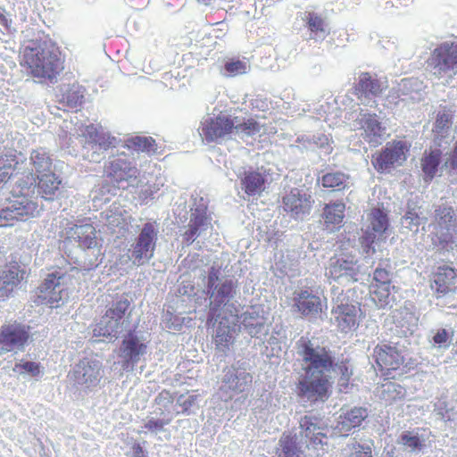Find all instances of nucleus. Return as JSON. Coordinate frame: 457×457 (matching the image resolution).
I'll return each mask as SVG.
<instances>
[{
  "instance_id": "obj_1",
  "label": "nucleus",
  "mask_w": 457,
  "mask_h": 457,
  "mask_svg": "<svg viewBox=\"0 0 457 457\" xmlns=\"http://www.w3.org/2000/svg\"><path fill=\"white\" fill-rule=\"evenodd\" d=\"M295 349L296 393L302 401L311 404L324 403L330 397L338 375L339 386H347L353 375L349 361L328 344L319 337H302L296 341Z\"/></svg>"
},
{
  "instance_id": "obj_2",
  "label": "nucleus",
  "mask_w": 457,
  "mask_h": 457,
  "mask_svg": "<svg viewBox=\"0 0 457 457\" xmlns=\"http://www.w3.org/2000/svg\"><path fill=\"white\" fill-rule=\"evenodd\" d=\"M322 420L315 415H304L299 426L278 441V457H319L324 453L327 436L323 433Z\"/></svg>"
},
{
  "instance_id": "obj_3",
  "label": "nucleus",
  "mask_w": 457,
  "mask_h": 457,
  "mask_svg": "<svg viewBox=\"0 0 457 457\" xmlns=\"http://www.w3.org/2000/svg\"><path fill=\"white\" fill-rule=\"evenodd\" d=\"M12 200L0 209V227L13 226L14 220H27L37 216L42 210L36 197L37 175L26 164V169L13 180Z\"/></svg>"
},
{
  "instance_id": "obj_4",
  "label": "nucleus",
  "mask_w": 457,
  "mask_h": 457,
  "mask_svg": "<svg viewBox=\"0 0 457 457\" xmlns=\"http://www.w3.org/2000/svg\"><path fill=\"white\" fill-rule=\"evenodd\" d=\"M23 62L30 74L38 79L53 82L63 69L59 48L51 40L31 42L24 48Z\"/></svg>"
},
{
  "instance_id": "obj_5",
  "label": "nucleus",
  "mask_w": 457,
  "mask_h": 457,
  "mask_svg": "<svg viewBox=\"0 0 457 457\" xmlns=\"http://www.w3.org/2000/svg\"><path fill=\"white\" fill-rule=\"evenodd\" d=\"M220 268L212 265L208 270V292L210 294V312L216 319L227 320L228 315L237 320V281L221 277Z\"/></svg>"
},
{
  "instance_id": "obj_6",
  "label": "nucleus",
  "mask_w": 457,
  "mask_h": 457,
  "mask_svg": "<svg viewBox=\"0 0 457 457\" xmlns=\"http://www.w3.org/2000/svg\"><path fill=\"white\" fill-rule=\"evenodd\" d=\"M420 177L429 185L436 177L446 176L451 183H457V141L453 147L431 145L419 159Z\"/></svg>"
},
{
  "instance_id": "obj_7",
  "label": "nucleus",
  "mask_w": 457,
  "mask_h": 457,
  "mask_svg": "<svg viewBox=\"0 0 457 457\" xmlns=\"http://www.w3.org/2000/svg\"><path fill=\"white\" fill-rule=\"evenodd\" d=\"M131 329V303L127 295H122L112 302L99 321L94 325L92 334L95 337H103L109 341H115Z\"/></svg>"
},
{
  "instance_id": "obj_8",
  "label": "nucleus",
  "mask_w": 457,
  "mask_h": 457,
  "mask_svg": "<svg viewBox=\"0 0 457 457\" xmlns=\"http://www.w3.org/2000/svg\"><path fill=\"white\" fill-rule=\"evenodd\" d=\"M66 278V273L61 270L46 273L37 288L30 293L31 301L36 305L49 308L62 306L69 299Z\"/></svg>"
},
{
  "instance_id": "obj_9",
  "label": "nucleus",
  "mask_w": 457,
  "mask_h": 457,
  "mask_svg": "<svg viewBox=\"0 0 457 457\" xmlns=\"http://www.w3.org/2000/svg\"><path fill=\"white\" fill-rule=\"evenodd\" d=\"M83 139L82 155L91 162H100L105 158V153L117 147L120 140L109 133L99 132L94 124L90 123L80 128Z\"/></svg>"
},
{
  "instance_id": "obj_10",
  "label": "nucleus",
  "mask_w": 457,
  "mask_h": 457,
  "mask_svg": "<svg viewBox=\"0 0 457 457\" xmlns=\"http://www.w3.org/2000/svg\"><path fill=\"white\" fill-rule=\"evenodd\" d=\"M369 225L362 237V245L367 253L381 251L382 245L390 235L388 212L383 206L372 208L368 213Z\"/></svg>"
},
{
  "instance_id": "obj_11",
  "label": "nucleus",
  "mask_w": 457,
  "mask_h": 457,
  "mask_svg": "<svg viewBox=\"0 0 457 457\" xmlns=\"http://www.w3.org/2000/svg\"><path fill=\"white\" fill-rule=\"evenodd\" d=\"M366 274V267L360 262L357 256L342 253L330 259L326 269V276L340 286L356 282Z\"/></svg>"
},
{
  "instance_id": "obj_12",
  "label": "nucleus",
  "mask_w": 457,
  "mask_h": 457,
  "mask_svg": "<svg viewBox=\"0 0 457 457\" xmlns=\"http://www.w3.org/2000/svg\"><path fill=\"white\" fill-rule=\"evenodd\" d=\"M159 232L156 221L143 224L129 249V257L134 265H145L154 258Z\"/></svg>"
},
{
  "instance_id": "obj_13",
  "label": "nucleus",
  "mask_w": 457,
  "mask_h": 457,
  "mask_svg": "<svg viewBox=\"0 0 457 457\" xmlns=\"http://www.w3.org/2000/svg\"><path fill=\"white\" fill-rule=\"evenodd\" d=\"M31 327L17 320H6L0 327V355L24 352L31 342Z\"/></svg>"
},
{
  "instance_id": "obj_14",
  "label": "nucleus",
  "mask_w": 457,
  "mask_h": 457,
  "mask_svg": "<svg viewBox=\"0 0 457 457\" xmlns=\"http://www.w3.org/2000/svg\"><path fill=\"white\" fill-rule=\"evenodd\" d=\"M408 340L399 337L396 341L389 340L378 345L373 351L377 364L389 371L396 370L404 363L409 354Z\"/></svg>"
},
{
  "instance_id": "obj_15",
  "label": "nucleus",
  "mask_w": 457,
  "mask_h": 457,
  "mask_svg": "<svg viewBox=\"0 0 457 457\" xmlns=\"http://www.w3.org/2000/svg\"><path fill=\"white\" fill-rule=\"evenodd\" d=\"M409 150L410 145L406 141L388 142L380 152L372 155V165L379 173H390L405 162Z\"/></svg>"
},
{
  "instance_id": "obj_16",
  "label": "nucleus",
  "mask_w": 457,
  "mask_h": 457,
  "mask_svg": "<svg viewBox=\"0 0 457 457\" xmlns=\"http://www.w3.org/2000/svg\"><path fill=\"white\" fill-rule=\"evenodd\" d=\"M428 67L437 77L456 75L457 41H445L438 45L428 60Z\"/></svg>"
},
{
  "instance_id": "obj_17",
  "label": "nucleus",
  "mask_w": 457,
  "mask_h": 457,
  "mask_svg": "<svg viewBox=\"0 0 457 457\" xmlns=\"http://www.w3.org/2000/svg\"><path fill=\"white\" fill-rule=\"evenodd\" d=\"M122 338L118 350V356L121 359V368L124 371H133L135 366L147 353V345L142 337L131 329Z\"/></svg>"
},
{
  "instance_id": "obj_18",
  "label": "nucleus",
  "mask_w": 457,
  "mask_h": 457,
  "mask_svg": "<svg viewBox=\"0 0 457 457\" xmlns=\"http://www.w3.org/2000/svg\"><path fill=\"white\" fill-rule=\"evenodd\" d=\"M233 119L227 113L204 118L199 128L202 138L207 142L221 143L232 137Z\"/></svg>"
},
{
  "instance_id": "obj_19",
  "label": "nucleus",
  "mask_w": 457,
  "mask_h": 457,
  "mask_svg": "<svg viewBox=\"0 0 457 457\" xmlns=\"http://www.w3.org/2000/svg\"><path fill=\"white\" fill-rule=\"evenodd\" d=\"M103 376V363L92 357L80 360L71 372V378L74 383L85 388L96 386Z\"/></svg>"
},
{
  "instance_id": "obj_20",
  "label": "nucleus",
  "mask_w": 457,
  "mask_h": 457,
  "mask_svg": "<svg viewBox=\"0 0 457 457\" xmlns=\"http://www.w3.org/2000/svg\"><path fill=\"white\" fill-rule=\"evenodd\" d=\"M428 436L425 429L416 428L402 431L392 448H398L399 453L409 455H420L427 453Z\"/></svg>"
},
{
  "instance_id": "obj_21",
  "label": "nucleus",
  "mask_w": 457,
  "mask_h": 457,
  "mask_svg": "<svg viewBox=\"0 0 457 457\" xmlns=\"http://www.w3.org/2000/svg\"><path fill=\"white\" fill-rule=\"evenodd\" d=\"M354 125L362 129L361 137L370 144V146H378L385 139L386 127H383L379 117L367 110L360 109L354 120Z\"/></svg>"
},
{
  "instance_id": "obj_22",
  "label": "nucleus",
  "mask_w": 457,
  "mask_h": 457,
  "mask_svg": "<svg viewBox=\"0 0 457 457\" xmlns=\"http://www.w3.org/2000/svg\"><path fill=\"white\" fill-rule=\"evenodd\" d=\"M360 312L361 308L358 303H351L348 298L343 297L341 299L339 296H337L332 309L335 321L344 333L357 328Z\"/></svg>"
},
{
  "instance_id": "obj_23",
  "label": "nucleus",
  "mask_w": 457,
  "mask_h": 457,
  "mask_svg": "<svg viewBox=\"0 0 457 457\" xmlns=\"http://www.w3.org/2000/svg\"><path fill=\"white\" fill-rule=\"evenodd\" d=\"M386 81L368 72H361L356 79L353 94L361 104L373 106L374 98L378 96L386 88Z\"/></svg>"
},
{
  "instance_id": "obj_24",
  "label": "nucleus",
  "mask_w": 457,
  "mask_h": 457,
  "mask_svg": "<svg viewBox=\"0 0 457 457\" xmlns=\"http://www.w3.org/2000/svg\"><path fill=\"white\" fill-rule=\"evenodd\" d=\"M284 209L295 220H304L311 212L313 200L310 194L295 188L283 196Z\"/></svg>"
},
{
  "instance_id": "obj_25",
  "label": "nucleus",
  "mask_w": 457,
  "mask_h": 457,
  "mask_svg": "<svg viewBox=\"0 0 457 457\" xmlns=\"http://www.w3.org/2000/svg\"><path fill=\"white\" fill-rule=\"evenodd\" d=\"M453 112L445 108L440 109L432 129L433 143L438 146L453 147L452 143L455 137L453 131Z\"/></svg>"
},
{
  "instance_id": "obj_26",
  "label": "nucleus",
  "mask_w": 457,
  "mask_h": 457,
  "mask_svg": "<svg viewBox=\"0 0 457 457\" xmlns=\"http://www.w3.org/2000/svg\"><path fill=\"white\" fill-rule=\"evenodd\" d=\"M248 363L246 361H237L231 367L224 370L222 382L229 389L242 393L252 384L253 376L247 372Z\"/></svg>"
},
{
  "instance_id": "obj_27",
  "label": "nucleus",
  "mask_w": 457,
  "mask_h": 457,
  "mask_svg": "<svg viewBox=\"0 0 457 457\" xmlns=\"http://www.w3.org/2000/svg\"><path fill=\"white\" fill-rule=\"evenodd\" d=\"M292 310L303 317H315L321 312L320 298L307 289L295 290L292 298Z\"/></svg>"
},
{
  "instance_id": "obj_28",
  "label": "nucleus",
  "mask_w": 457,
  "mask_h": 457,
  "mask_svg": "<svg viewBox=\"0 0 457 457\" xmlns=\"http://www.w3.org/2000/svg\"><path fill=\"white\" fill-rule=\"evenodd\" d=\"M14 150H7L0 154V184L5 185L10 179L14 180L15 177L26 169V159Z\"/></svg>"
},
{
  "instance_id": "obj_29",
  "label": "nucleus",
  "mask_w": 457,
  "mask_h": 457,
  "mask_svg": "<svg viewBox=\"0 0 457 457\" xmlns=\"http://www.w3.org/2000/svg\"><path fill=\"white\" fill-rule=\"evenodd\" d=\"M240 179L242 189L249 196L260 195L265 189L267 176L263 167L253 170L242 168L237 173Z\"/></svg>"
},
{
  "instance_id": "obj_30",
  "label": "nucleus",
  "mask_w": 457,
  "mask_h": 457,
  "mask_svg": "<svg viewBox=\"0 0 457 457\" xmlns=\"http://www.w3.org/2000/svg\"><path fill=\"white\" fill-rule=\"evenodd\" d=\"M62 194V179L54 172L37 175L35 201L40 197L46 202H54Z\"/></svg>"
},
{
  "instance_id": "obj_31",
  "label": "nucleus",
  "mask_w": 457,
  "mask_h": 457,
  "mask_svg": "<svg viewBox=\"0 0 457 457\" xmlns=\"http://www.w3.org/2000/svg\"><path fill=\"white\" fill-rule=\"evenodd\" d=\"M107 172L117 182L126 181L129 187H137L139 170L125 158H116L109 162Z\"/></svg>"
},
{
  "instance_id": "obj_32",
  "label": "nucleus",
  "mask_w": 457,
  "mask_h": 457,
  "mask_svg": "<svg viewBox=\"0 0 457 457\" xmlns=\"http://www.w3.org/2000/svg\"><path fill=\"white\" fill-rule=\"evenodd\" d=\"M425 85L417 78L401 79L395 88L396 97L405 104H415L422 101L425 96Z\"/></svg>"
},
{
  "instance_id": "obj_33",
  "label": "nucleus",
  "mask_w": 457,
  "mask_h": 457,
  "mask_svg": "<svg viewBox=\"0 0 457 457\" xmlns=\"http://www.w3.org/2000/svg\"><path fill=\"white\" fill-rule=\"evenodd\" d=\"M457 284L455 270L449 266L438 267L430 278L431 289L437 297H442L450 292H453Z\"/></svg>"
},
{
  "instance_id": "obj_34",
  "label": "nucleus",
  "mask_w": 457,
  "mask_h": 457,
  "mask_svg": "<svg viewBox=\"0 0 457 457\" xmlns=\"http://www.w3.org/2000/svg\"><path fill=\"white\" fill-rule=\"evenodd\" d=\"M393 322L401 329L402 338H406L408 334H412L418 328L419 317L414 312L413 305H404L392 312Z\"/></svg>"
},
{
  "instance_id": "obj_35",
  "label": "nucleus",
  "mask_w": 457,
  "mask_h": 457,
  "mask_svg": "<svg viewBox=\"0 0 457 457\" xmlns=\"http://www.w3.org/2000/svg\"><path fill=\"white\" fill-rule=\"evenodd\" d=\"M428 219L423 215L421 206L413 199L407 202L406 211L401 218V229L403 233H417L421 224H425Z\"/></svg>"
},
{
  "instance_id": "obj_36",
  "label": "nucleus",
  "mask_w": 457,
  "mask_h": 457,
  "mask_svg": "<svg viewBox=\"0 0 457 457\" xmlns=\"http://www.w3.org/2000/svg\"><path fill=\"white\" fill-rule=\"evenodd\" d=\"M345 211V204L341 201L326 204L321 213L325 228L329 232L339 229L344 224Z\"/></svg>"
},
{
  "instance_id": "obj_37",
  "label": "nucleus",
  "mask_w": 457,
  "mask_h": 457,
  "mask_svg": "<svg viewBox=\"0 0 457 457\" xmlns=\"http://www.w3.org/2000/svg\"><path fill=\"white\" fill-rule=\"evenodd\" d=\"M84 98L85 88L78 83L62 84L59 87L57 99L62 107L77 108L83 103Z\"/></svg>"
},
{
  "instance_id": "obj_38",
  "label": "nucleus",
  "mask_w": 457,
  "mask_h": 457,
  "mask_svg": "<svg viewBox=\"0 0 457 457\" xmlns=\"http://www.w3.org/2000/svg\"><path fill=\"white\" fill-rule=\"evenodd\" d=\"M27 165L35 175H43L54 171L52 155L44 147H38L31 151L29 162H27Z\"/></svg>"
},
{
  "instance_id": "obj_39",
  "label": "nucleus",
  "mask_w": 457,
  "mask_h": 457,
  "mask_svg": "<svg viewBox=\"0 0 457 457\" xmlns=\"http://www.w3.org/2000/svg\"><path fill=\"white\" fill-rule=\"evenodd\" d=\"M239 328L250 335L252 337H258L260 335L267 334L268 328L265 319L256 312H245L241 315Z\"/></svg>"
},
{
  "instance_id": "obj_40",
  "label": "nucleus",
  "mask_w": 457,
  "mask_h": 457,
  "mask_svg": "<svg viewBox=\"0 0 457 457\" xmlns=\"http://www.w3.org/2000/svg\"><path fill=\"white\" fill-rule=\"evenodd\" d=\"M96 228L90 223L75 225L71 228V237L83 248H95L97 245Z\"/></svg>"
},
{
  "instance_id": "obj_41",
  "label": "nucleus",
  "mask_w": 457,
  "mask_h": 457,
  "mask_svg": "<svg viewBox=\"0 0 457 457\" xmlns=\"http://www.w3.org/2000/svg\"><path fill=\"white\" fill-rule=\"evenodd\" d=\"M304 20L311 31V38L317 41L323 40L329 34L330 28L328 21L318 13L306 12Z\"/></svg>"
},
{
  "instance_id": "obj_42",
  "label": "nucleus",
  "mask_w": 457,
  "mask_h": 457,
  "mask_svg": "<svg viewBox=\"0 0 457 457\" xmlns=\"http://www.w3.org/2000/svg\"><path fill=\"white\" fill-rule=\"evenodd\" d=\"M350 176L342 171L327 172L318 179L323 187L331 188L333 192L343 191L350 187Z\"/></svg>"
},
{
  "instance_id": "obj_43",
  "label": "nucleus",
  "mask_w": 457,
  "mask_h": 457,
  "mask_svg": "<svg viewBox=\"0 0 457 457\" xmlns=\"http://www.w3.org/2000/svg\"><path fill=\"white\" fill-rule=\"evenodd\" d=\"M434 245L442 253H450L457 248V228H447L439 229Z\"/></svg>"
},
{
  "instance_id": "obj_44",
  "label": "nucleus",
  "mask_w": 457,
  "mask_h": 457,
  "mask_svg": "<svg viewBox=\"0 0 457 457\" xmlns=\"http://www.w3.org/2000/svg\"><path fill=\"white\" fill-rule=\"evenodd\" d=\"M27 275V269L25 264L18 262L16 260H12L5 266L4 270L0 274L1 280L4 283H9L17 287Z\"/></svg>"
},
{
  "instance_id": "obj_45",
  "label": "nucleus",
  "mask_w": 457,
  "mask_h": 457,
  "mask_svg": "<svg viewBox=\"0 0 457 457\" xmlns=\"http://www.w3.org/2000/svg\"><path fill=\"white\" fill-rule=\"evenodd\" d=\"M368 417V410L363 407H354L340 415L342 429L350 431L360 427Z\"/></svg>"
},
{
  "instance_id": "obj_46",
  "label": "nucleus",
  "mask_w": 457,
  "mask_h": 457,
  "mask_svg": "<svg viewBox=\"0 0 457 457\" xmlns=\"http://www.w3.org/2000/svg\"><path fill=\"white\" fill-rule=\"evenodd\" d=\"M435 220L439 229L457 227V215L453 208L446 204L436 206Z\"/></svg>"
},
{
  "instance_id": "obj_47",
  "label": "nucleus",
  "mask_w": 457,
  "mask_h": 457,
  "mask_svg": "<svg viewBox=\"0 0 457 457\" xmlns=\"http://www.w3.org/2000/svg\"><path fill=\"white\" fill-rule=\"evenodd\" d=\"M431 339L429 340L433 348L444 351L452 344L454 330L452 327L438 328L431 330Z\"/></svg>"
},
{
  "instance_id": "obj_48",
  "label": "nucleus",
  "mask_w": 457,
  "mask_h": 457,
  "mask_svg": "<svg viewBox=\"0 0 457 457\" xmlns=\"http://www.w3.org/2000/svg\"><path fill=\"white\" fill-rule=\"evenodd\" d=\"M233 119V130L232 136L237 137L240 139L245 140L249 137H253L260 133L259 124L253 120L241 122L237 117H232Z\"/></svg>"
},
{
  "instance_id": "obj_49",
  "label": "nucleus",
  "mask_w": 457,
  "mask_h": 457,
  "mask_svg": "<svg viewBox=\"0 0 457 457\" xmlns=\"http://www.w3.org/2000/svg\"><path fill=\"white\" fill-rule=\"evenodd\" d=\"M391 289L395 290V287L376 286V289L373 291V300L378 308H392L394 306L396 299Z\"/></svg>"
},
{
  "instance_id": "obj_50",
  "label": "nucleus",
  "mask_w": 457,
  "mask_h": 457,
  "mask_svg": "<svg viewBox=\"0 0 457 457\" xmlns=\"http://www.w3.org/2000/svg\"><path fill=\"white\" fill-rule=\"evenodd\" d=\"M129 147L137 152L156 153L155 141L151 137L136 136L129 140Z\"/></svg>"
},
{
  "instance_id": "obj_51",
  "label": "nucleus",
  "mask_w": 457,
  "mask_h": 457,
  "mask_svg": "<svg viewBox=\"0 0 457 457\" xmlns=\"http://www.w3.org/2000/svg\"><path fill=\"white\" fill-rule=\"evenodd\" d=\"M189 224L196 228L200 233L207 230L210 225L208 216L206 214V207L202 205L195 209H191Z\"/></svg>"
},
{
  "instance_id": "obj_52",
  "label": "nucleus",
  "mask_w": 457,
  "mask_h": 457,
  "mask_svg": "<svg viewBox=\"0 0 457 457\" xmlns=\"http://www.w3.org/2000/svg\"><path fill=\"white\" fill-rule=\"evenodd\" d=\"M228 317H229L228 315ZM228 318L227 320L220 319V326L217 328L216 330V344L219 345H224V346H228V344H230L233 341V336L230 332L228 325Z\"/></svg>"
},
{
  "instance_id": "obj_53",
  "label": "nucleus",
  "mask_w": 457,
  "mask_h": 457,
  "mask_svg": "<svg viewBox=\"0 0 457 457\" xmlns=\"http://www.w3.org/2000/svg\"><path fill=\"white\" fill-rule=\"evenodd\" d=\"M382 395L386 400L401 399L405 394L404 388L399 384L388 382L382 386Z\"/></svg>"
},
{
  "instance_id": "obj_54",
  "label": "nucleus",
  "mask_w": 457,
  "mask_h": 457,
  "mask_svg": "<svg viewBox=\"0 0 457 457\" xmlns=\"http://www.w3.org/2000/svg\"><path fill=\"white\" fill-rule=\"evenodd\" d=\"M247 68V62L239 59H230L226 62L224 66L226 73L229 76H237L239 74L246 73Z\"/></svg>"
},
{
  "instance_id": "obj_55",
  "label": "nucleus",
  "mask_w": 457,
  "mask_h": 457,
  "mask_svg": "<svg viewBox=\"0 0 457 457\" xmlns=\"http://www.w3.org/2000/svg\"><path fill=\"white\" fill-rule=\"evenodd\" d=\"M374 444L372 441H365L363 443H358L353 447V452L351 453L349 457H373L372 449Z\"/></svg>"
},
{
  "instance_id": "obj_56",
  "label": "nucleus",
  "mask_w": 457,
  "mask_h": 457,
  "mask_svg": "<svg viewBox=\"0 0 457 457\" xmlns=\"http://www.w3.org/2000/svg\"><path fill=\"white\" fill-rule=\"evenodd\" d=\"M393 278V273L384 268L377 267L374 270L373 278L376 281V286H391V280Z\"/></svg>"
},
{
  "instance_id": "obj_57",
  "label": "nucleus",
  "mask_w": 457,
  "mask_h": 457,
  "mask_svg": "<svg viewBox=\"0 0 457 457\" xmlns=\"http://www.w3.org/2000/svg\"><path fill=\"white\" fill-rule=\"evenodd\" d=\"M197 395H180L177 398V404L182 407V412L189 414L190 409L195 405Z\"/></svg>"
},
{
  "instance_id": "obj_58",
  "label": "nucleus",
  "mask_w": 457,
  "mask_h": 457,
  "mask_svg": "<svg viewBox=\"0 0 457 457\" xmlns=\"http://www.w3.org/2000/svg\"><path fill=\"white\" fill-rule=\"evenodd\" d=\"M15 367L19 370H24L26 373L32 377H37L41 373L40 364L34 361H24L17 363Z\"/></svg>"
},
{
  "instance_id": "obj_59",
  "label": "nucleus",
  "mask_w": 457,
  "mask_h": 457,
  "mask_svg": "<svg viewBox=\"0 0 457 457\" xmlns=\"http://www.w3.org/2000/svg\"><path fill=\"white\" fill-rule=\"evenodd\" d=\"M169 422L163 420L149 419L145 422L144 428L149 430L151 433L157 434L163 430V427Z\"/></svg>"
},
{
  "instance_id": "obj_60",
  "label": "nucleus",
  "mask_w": 457,
  "mask_h": 457,
  "mask_svg": "<svg viewBox=\"0 0 457 457\" xmlns=\"http://www.w3.org/2000/svg\"><path fill=\"white\" fill-rule=\"evenodd\" d=\"M297 141L300 143L299 145H292L291 148L293 150L298 151L300 153L311 151L312 147V138L311 136H302L297 138Z\"/></svg>"
},
{
  "instance_id": "obj_61",
  "label": "nucleus",
  "mask_w": 457,
  "mask_h": 457,
  "mask_svg": "<svg viewBox=\"0 0 457 457\" xmlns=\"http://www.w3.org/2000/svg\"><path fill=\"white\" fill-rule=\"evenodd\" d=\"M311 138H312L311 152H313L318 148L329 147L328 139L323 134L312 135V136H311Z\"/></svg>"
},
{
  "instance_id": "obj_62",
  "label": "nucleus",
  "mask_w": 457,
  "mask_h": 457,
  "mask_svg": "<svg viewBox=\"0 0 457 457\" xmlns=\"http://www.w3.org/2000/svg\"><path fill=\"white\" fill-rule=\"evenodd\" d=\"M172 402V395L167 390H162L155 398V403L159 405H162L164 408L168 407Z\"/></svg>"
},
{
  "instance_id": "obj_63",
  "label": "nucleus",
  "mask_w": 457,
  "mask_h": 457,
  "mask_svg": "<svg viewBox=\"0 0 457 457\" xmlns=\"http://www.w3.org/2000/svg\"><path fill=\"white\" fill-rule=\"evenodd\" d=\"M202 233H200L196 228H193L190 224H188V228L183 235L184 242L189 245L193 244V242L199 237Z\"/></svg>"
},
{
  "instance_id": "obj_64",
  "label": "nucleus",
  "mask_w": 457,
  "mask_h": 457,
  "mask_svg": "<svg viewBox=\"0 0 457 457\" xmlns=\"http://www.w3.org/2000/svg\"><path fill=\"white\" fill-rule=\"evenodd\" d=\"M15 286L9 283H4L3 280L0 282V298L8 297L14 289Z\"/></svg>"
}]
</instances>
